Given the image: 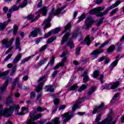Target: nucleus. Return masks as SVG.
Listing matches in <instances>:
<instances>
[{"label": "nucleus", "mask_w": 124, "mask_h": 124, "mask_svg": "<svg viewBox=\"0 0 124 124\" xmlns=\"http://www.w3.org/2000/svg\"><path fill=\"white\" fill-rule=\"evenodd\" d=\"M67 6V5H65L62 7L57 9L56 11H55L54 8L52 9L51 11L49 14V16L48 17L47 19L44 21L42 25V26H44L45 25L44 31H46V29L50 27V22H51L52 17H53V16H56V15H58V14H60V13H61V12H62V10H63Z\"/></svg>", "instance_id": "obj_3"}, {"label": "nucleus", "mask_w": 124, "mask_h": 124, "mask_svg": "<svg viewBox=\"0 0 124 124\" xmlns=\"http://www.w3.org/2000/svg\"><path fill=\"white\" fill-rule=\"evenodd\" d=\"M67 45L70 47V48H74V45H73V41L72 40H70L67 43Z\"/></svg>", "instance_id": "obj_40"}, {"label": "nucleus", "mask_w": 124, "mask_h": 124, "mask_svg": "<svg viewBox=\"0 0 124 124\" xmlns=\"http://www.w3.org/2000/svg\"><path fill=\"white\" fill-rule=\"evenodd\" d=\"M18 10H19V7L17 6L16 5H14L12 7V8L9 10V12H10V13L7 14L8 21L4 22L3 23H0V31H3V30H4V29H5L6 27V26L8 25V22H10L11 12H13V11H18Z\"/></svg>", "instance_id": "obj_6"}, {"label": "nucleus", "mask_w": 124, "mask_h": 124, "mask_svg": "<svg viewBox=\"0 0 124 124\" xmlns=\"http://www.w3.org/2000/svg\"><path fill=\"white\" fill-rule=\"evenodd\" d=\"M82 77H84L83 78V83H86V82H88L89 81V76L88 75V73L87 71H85L82 74Z\"/></svg>", "instance_id": "obj_22"}, {"label": "nucleus", "mask_w": 124, "mask_h": 124, "mask_svg": "<svg viewBox=\"0 0 124 124\" xmlns=\"http://www.w3.org/2000/svg\"><path fill=\"white\" fill-rule=\"evenodd\" d=\"M9 80H11V79L9 78V77H7L6 78V80L5 81V82L3 84V87L0 88V91L2 93H4V92H5V90H6V88H7V86L8 85V81Z\"/></svg>", "instance_id": "obj_15"}, {"label": "nucleus", "mask_w": 124, "mask_h": 124, "mask_svg": "<svg viewBox=\"0 0 124 124\" xmlns=\"http://www.w3.org/2000/svg\"><path fill=\"white\" fill-rule=\"evenodd\" d=\"M66 60H67V58L66 57H64L62 61V62L61 63H59V64H58L57 65H56L55 66H54L53 68V69H54V70H55V69H58V68L60 67V66H63V65H64V64L65 63V61H66Z\"/></svg>", "instance_id": "obj_16"}, {"label": "nucleus", "mask_w": 124, "mask_h": 124, "mask_svg": "<svg viewBox=\"0 0 124 124\" xmlns=\"http://www.w3.org/2000/svg\"><path fill=\"white\" fill-rule=\"evenodd\" d=\"M14 39H15V38L13 37L10 41H8L9 40V38H6V39H4L2 40L1 43L3 47H4L6 49L9 48V49L5 52L6 55L9 54L10 52H11L12 49H13V47L11 46H12V44H13Z\"/></svg>", "instance_id": "obj_5"}, {"label": "nucleus", "mask_w": 124, "mask_h": 124, "mask_svg": "<svg viewBox=\"0 0 124 124\" xmlns=\"http://www.w3.org/2000/svg\"><path fill=\"white\" fill-rule=\"evenodd\" d=\"M48 61V58H45L42 60H41L39 63H37V65L36 66V67H39L40 66H41V65H43V64H44V63H45V62H47Z\"/></svg>", "instance_id": "obj_24"}, {"label": "nucleus", "mask_w": 124, "mask_h": 124, "mask_svg": "<svg viewBox=\"0 0 124 124\" xmlns=\"http://www.w3.org/2000/svg\"><path fill=\"white\" fill-rule=\"evenodd\" d=\"M56 38H57V37H51L47 40V42L48 44L52 43V42H54V41H55V40H56Z\"/></svg>", "instance_id": "obj_39"}, {"label": "nucleus", "mask_w": 124, "mask_h": 124, "mask_svg": "<svg viewBox=\"0 0 124 124\" xmlns=\"http://www.w3.org/2000/svg\"><path fill=\"white\" fill-rule=\"evenodd\" d=\"M4 109H3V108H2V106L0 104V118L1 116H3L4 117Z\"/></svg>", "instance_id": "obj_34"}, {"label": "nucleus", "mask_w": 124, "mask_h": 124, "mask_svg": "<svg viewBox=\"0 0 124 124\" xmlns=\"http://www.w3.org/2000/svg\"><path fill=\"white\" fill-rule=\"evenodd\" d=\"M95 91V87H93L91 88V89L89 90L88 94L91 95L92 93H94Z\"/></svg>", "instance_id": "obj_46"}, {"label": "nucleus", "mask_w": 124, "mask_h": 124, "mask_svg": "<svg viewBox=\"0 0 124 124\" xmlns=\"http://www.w3.org/2000/svg\"><path fill=\"white\" fill-rule=\"evenodd\" d=\"M104 19V17H102V18H100V19L97 23V24L98 25V26H100V25H101V24H102V22H103Z\"/></svg>", "instance_id": "obj_53"}, {"label": "nucleus", "mask_w": 124, "mask_h": 124, "mask_svg": "<svg viewBox=\"0 0 124 124\" xmlns=\"http://www.w3.org/2000/svg\"><path fill=\"white\" fill-rule=\"evenodd\" d=\"M53 102L55 104V105H58L59 103H60V99L58 98H56L53 100Z\"/></svg>", "instance_id": "obj_57"}, {"label": "nucleus", "mask_w": 124, "mask_h": 124, "mask_svg": "<svg viewBox=\"0 0 124 124\" xmlns=\"http://www.w3.org/2000/svg\"><path fill=\"white\" fill-rule=\"evenodd\" d=\"M12 103H13V99L10 96L8 97L5 102L6 106H8L9 104H12Z\"/></svg>", "instance_id": "obj_29"}, {"label": "nucleus", "mask_w": 124, "mask_h": 124, "mask_svg": "<svg viewBox=\"0 0 124 124\" xmlns=\"http://www.w3.org/2000/svg\"><path fill=\"white\" fill-rule=\"evenodd\" d=\"M46 108H41L40 107H38L37 108V110L33 112H31L29 114V117L28 118L27 122L26 124H37L36 122H34L33 121H37L39 119H40L41 117H42V114L41 113H39L36 115H34V114L36 113V112H44L46 111Z\"/></svg>", "instance_id": "obj_2"}, {"label": "nucleus", "mask_w": 124, "mask_h": 124, "mask_svg": "<svg viewBox=\"0 0 124 124\" xmlns=\"http://www.w3.org/2000/svg\"><path fill=\"white\" fill-rule=\"evenodd\" d=\"M93 23V19L92 16H89L85 21V25L83 27L84 30H88Z\"/></svg>", "instance_id": "obj_10"}, {"label": "nucleus", "mask_w": 124, "mask_h": 124, "mask_svg": "<svg viewBox=\"0 0 124 124\" xmlns=\"http://www.w3.org/2000/svg\"><path fill=\"white\" fill-rule=\"evenodd\" d=\"M91 39L90 38V36L88 35L84 39V45H87V46H90L91 45Z\"/></svg>", "instance_id": "obj_23"}, {"label": "nucleus", "mask_w": 124, "mask_h": 124, "mask_svg": "<svg viewBox=\"0 0 124 124\" xmlns=\"http://www.w3.org/2000/svg\"><path fill=\"white\" fill-rule=\"evenodd\" d=\"M86 89H87L86 85L85 84H82L78 91L79 93H81L82 91H84Z\"/></svg>", "instance_id": "obj_37"}, {"label": "nucleus", "mask_w": 124, "mask_h": 124, "mask_svg": "<svg viewBox=\"0 0 124 124\" xmlns=\"http://www.w3.org/2000/svg\"><path fill=\"white\" fill-rule=\"evenodd\" d=\"M115 50V46H111L108 49V52H113Z\"/></svg>", "instance_id": "obj_47"}, {"label": "nucleus", "mask_w": 124, "mask_h": 124, "mask_svg": "<svg viewBox=\"0 0 124 124\" xmlns=\"http://www.w3.org/2000/svg\"><path fill=\"white\" fill-rule=\"evenodd\" d=\"M104 106V104L102 103L100 105H99L98 107H97V109L99 111H100V109H102Z\"/></svg>", "instance_id": "obj_61"}, {"label": "nucleus", "mask_w": 124, "mask_h": 124, "mask_svg": "<svg viewBox=\"0 0 124 124\" xmlns=\"http://www.w3.org/2000/svg\"><path fill=\"white\" fill-rule=\"evenodd\" d=\"M81 102L80 101L76 102L72 108L73 112H75L77 109H79V104H81Z\"/></svg>", "instance_id": "obj_19"}, {"label": "nucleus", "mask_w": 124, "mask_h": 124, "mask_svg": "<svg viewBox=\"0 0 124 124\" xmlns=\"http://www.w3.org/2000/svg\"><path fill=\"white\" fill-rule=\"evenodd\" d=\"M27 4H28V0H24L23 2L17 7H20V8H24V7H25L27 6Z\"/></svg>", "instance_id": "obj_32"}, {"label": "nucleus", "mask_w": 124, "mask_h": 124, "mask_svg": "<svg viewBox=\"0 0 124 124\" xmlns=\"http://www.w3.org/2000/svg\"><path fill=\"white\" fill-rule=\"evenodd\" d=\"M114 112L113 110H110L109 113L107 117L101 122H98L97 124H115L117 123L116 120L113 121V118H112V115H113Z\"/></svg>", "instance_id": "obj_7"}, {"label": "nucleus", "mask_w": 124, "mask_h": 124, "mask_svg": "<svg viewBox=\"0 0 124 124\" xmlns=\"http://www.w3.org/2000/svg\"><path fill=\"white\" fill-rule=\"evenodd\" d=\"M16 49H18L19 52H21L22 49L20 47V38L19 37H16Z\"/></svg>", "instance_id": "obj_18"}, {"label": "nucleus", "mask_w": 124, "mask_h": 124, "mask_svg": "<svg viewBox=\"0 0 124 124\" xmlns=\"http://www.w3.org/2000/svg\"><path fill=\"white\" fill-rule=\"evenodd\" d=\"M81 51V48L78 47L76 50V55L77 56L79 55V54L80 53V52Z\"/></svg>", "instance_id": "obj_56"}, {"label": "nucleus", "mask_w": 124, "mask_h": 124, "mask_svg": "<svg viewBox=\"0 0 124 124\" xmlns=\"http://www.w3.org/2000/svg\"><path fill=\"white\" fill-rule=\"evenodd\" d=\"M22 57H23V53L18 54L13 60V63H18L20 60L22 59Z\"/></svg>", "instance_id": "obj_17"}, {"label": "nucleus", "mask_w": 124, "mask_h": 124, "mask_svg": "<svg viewBox=\"0 0 124 124\" xmlns=\"http://www.w3.org/2000/svg\"><path fill=\"white\" fill-rule=\"evenodd\" d=\"M44 83H45V82L44 81H42V82L40 83V84L36 89V92L37 93H39V92H41V91H42V88L43 87Z\"/></svg>", "instance_id": "obj_25"}, {"label": "nucleus", "mask_w": 124, "mask_h": 124, "mask_svg": "<svg viewBox=\"0 0 124 124\" xmlns=\"http://www.w3.org/2000/svg\"><path fill=\"white\" fill-rule=\"evenodd\" d=\"M119 85H120V83L118 81H116L113 84H107L102 86L101 90H114L116 88H118Z\"/></svg>", "instance_id": "obj_9"}, {"label": "nucleus", "mask_w": 124, "mask_h": 124, "mask_svg": "<svg viewBox=\"0 0 124 124\" xmlns=\"http://www.w3.org/2000/svg\"><path fill=\"white\" fill-rule=\"evenodd\" d=\"M100 119H101V114H99L96 117L95 122H99V121H100Z\"/></svg>", "instance_id": "obj_60"}, {"label": "nucleus", "mask_w": 124, "mask_h": 124, "mask_svg": "<svg viewBox=\"0 0 124 124\" xmlns=\"http://www.w3.org/2000/svg\"><path fill=\"white\" fill-rule=\"evenodd\" d=\"M60 117H56L53 119L52 121V123L51 122H47L46 124H60Z\"/></svg>", "instance_id": "obj_20"}, {"label": "nucleus", "mask_w": 124, "mask_h": 124, "mask_svg": "<svg viewBox=\"0 0 124 124\" xmlns=\"http://www.w3.org/2000/svg\"><path fill=\"white\" fill-rule=\"evenodd\" d=\"M78 88V85L77 84H74L72 87L70 88V91H75L76 89Z\"/></svg>", "instance_id": "obj_43"}, {"label": "nucleus", "mask_w": 124, "mask_h": 124, "mask_svg": "<svg viewBox=\"0 0 124 124\" xmlns=\"http://www.w3.org/2000/svg\"><path fill=\"white\" fill-rule=\"evenodd\" d=\"M46 88H47L46 92H53L54 91V88H53V86L52 85H46Z\"/></svg>", "instance_id": "obj_33"}, {"label": "nucleus", "mask_w": 124, "mask_h": 124, "mask_svg": "<svg viewBox=\"0 0 124 124\" xmlns=\"http://www.w3.org/2000/svg\"><path fill=\"white\" fill-rule=\"evenodd\" d=\"M118 47H117V50L118 51H121L122 50V43H118L117 44Z\"/></svg>", "instance_id": "obj_55"}, {"label": "nucleus", "mask_w": 124, "mask_h": 124, "mask_svg": "<svg viewBox=\"0 0 124 124\" xmlns=\"http://www.w3.org/2000/svg\"><path fill=\"white\" fill-rule=\"evenodd\" d=\"M110 42V41H107L106 42H105L100 46H99V49H101V48H103L104 46H106L108 43Z\"/></svg>", "instance_id": "obj_49"}, {"label": "nucleus", "mask_w": 124, "mask_h": 124, "mask_svg": "<svg viewBox=\"0 0 124 124\" xmlns=\"http://www.w3.org/2000/svg\"><path fill=\"white\" fill-rule=\"evenodd\" d=\"M104 78V76L103 75H101L100 76V80L101 83V84H103L104 83V81H103V78Z\"/></svg>", "instance_id": "obj_62"}, {"label": "nucleus", "mask_w": 124, "mask_h": 124, "mask_svg": "<svg viewBox=\"0 0 124 124\" xmlns=\"http://www.w3.org/2000/svg\"><path fill=\"white\" fill-rule=\"evenodd\" d=\"M41 96H42V94L39 93L37 96V103H41Z\"/></svg>", "instance_id": "obj_38"}, {"label": "nucleus", "mask_w": 124, "mask_h": 124, "mask_svg": "<svg viewBox=\"0 0 124 124\" xmlns=\"http://www.w3.org/2000/svg\"><path fill=\"white\" fill-rule=\"evenodd\" d=\"M40 17V15H38L36 16H35V18L33 19V16L31 15L28 16V18L29 20H31V22H34V21H37L38 19Z\"/></svg>", "instance_id": "obj_30"}, {"label": "nucleus", "mask_w": 124, "mask_h": 124, "mask_svg": "<svg viewBox=\"0 0 124 124\" xmlns=\"http://www.w3.org/2000/svg\"><path fill=\"white\" fill-rule=\"evenodd\" d=\"M47 45H44L43 46H42L41 48V49H40V52H43V51H44V50H45L46 49V48H47Z\"/></svg>", "instance_id": "obj_59"}, {"label": "nucleus", "mask_w": 124, "mask_h": 124, "mask_svg": "<svg viewBox=\"0 0 124 124\" xmlns=\"http://www.w3.org/2000/svg\"><path fill=\"white\" fill-rule=\"evenodd\" d=\"M35 96V93L34 92L31 93L30 94L31 98H34Z\"/></svg>", "instance_id": "obj_63"}, {"label": "nucleus", "mask_w": 124, "mask_h": 124, "mask_svg": "<svg viewBox=\"0 0 124 124\" xmlns=\"http://www.w3.org/2000/svg\"><path fill=\"white\" fill-rule=\"evenodd\" d=\"M119 95H120V93H115L112 98L113 100H116V99L118 98Z\"/></svg>", "instance_id": "obj_58"}, {"label": "nucleus", "mask_w": 124, "mask_h": 124, "mask_svg": "<svg viewBox=\"0 0 124 124\" xmlns=\"http://www.w3.org/2000/svg\"><path fill=\"white\" fill-rule=\"evenodd\" d=\"M99 74V72L97 70L93 72V77H94V78H96V77H98Z\"/></svg>", "instance_id": "obj_45"}, {"label": "nucleus", "mask_w": 124, "mask_h": 124, "mask_svg": "<svg viewBox=\"0 0 124 124\" xmlns=\"http://www.w3.org/2000/svg\"><path fill=\"white\" fill-rule=\"evenodd\" d=\"M105 57H100L99 59H98V62H103L104 60H105Z\"/></svg>", "instance_id": "obj_64"}, {"label": "nucleus", "mask_w": 124, "mask_h": 124, "mask_svg": "<svg viewBox=\"0 0 124 124\" xmlns=\"http://www.w3.org/2000/svg\"><path fill=\"white\" fill-rule=\"evenodd\" d=\"M72 38L74 39L77 38L78 34H79V31L77 30L72 33Z\"/></svg>", "instance_id": "obj_35"}, {"label": "nucleus", "mask_w": 124, "mask_h": 124, "mask_svg": "<svg viewBox=\"0 0 124 124\" xmlns=\"http://www.w3.org/2000/svg\"><path fill=\"white\" fill-rule=\"evenodd\" d=\"M17 31H18V26L16 25H14L13 34H16V33H17Z\"/></svg>", "instance_id": "obj_50"}, {"label": "nucleus", "mask_w": 124, "mask_h": 124, "mask_svg": "<svg viewBox=\"0 0 124 124\" xmlns=\"http://www.w3.org/2000/svg\"><path fill=\"white\" fill-rule=\"evenodd\" d=\"M104 52L102 49H97L94 50L93 51L91 54L92 55V60H94V59H96L98 56V54H101V53H103Z\"/></svg>", "instance_id": "obj_12"}, {"label": "nucleus", "mask_w": 124, "mask_h": 124, "mask_svg": "<svg viewBox=\"0 0 124 124\" xmlns=\"http://www.w3.org/2000/svg\"><path fill=\"white\" fill-rule=\"evenodd\" d=\"M33 57H34V55H31V56H29L28 57L25 58L21 61L20 64H24V63H26V62H29V61H30V59H31V58H33Z\"/></svg>", "instance_id": "obj_26"}, {"label": "nucleus", "mask_w": 124, "mask_h": 124, "mask_svg": "<svg viewBox=\"0 0 124 124\" xmlns=\"http://www.w3.org/2000/svg\"><path fill=\"white\" fill-rule=\"evenodd\" d=\"M16 70H17V65H15V66L13 68L12 71L10 73V75H14L15 72H16Z\"/></svg>", "instance_id": "obj_41"}, {"label": "nucleus", "mask_w": 124, "mask_h": 124, "mask_svg": "<svg viewBox=\"0 0 124 124\" xmlns=\"http://www.w3.org/2000/svg\"><path fill=\"white\" fill-rule=\"evenodd\" d=\"M69 114V113L67 112L62 115V117L63 119L62 124H65L66 122L70 121V119H71V115H70Z\"/></svg>", "instance_id": "obj_14"}, {"label": "nucleus", "mask_w": 124, "mask_h": 124, "mask_svg": "<svg viewBox=\"0 0 124 124\" xmlns=\"http://www.w3.org/2000/svg\"><path fill=\"white\" fill-rule=\"evenodd\" d=\"M19 77H17L15 79V80L14 81V82L13 83V84H12V91L14 90V89H15V87H16V84L17 83V81H18L19 80Z\"/></svg>", "instance_id": "obj_31"}, {"label": "nucleus", "mask_w": 124, "mask_h": 124, "mask_svg": "<svg viewBox=\"0 0 124 124\" xmlns=\"http://www.w3.org/2000/svg\"><path fill=\"white\" fill-rule=\"evenodd\" d=\"M54 63H55V57L52 56V58H51V59L50 60V62L49 63L50 66H53V65L54 64Z\"/></svg>", "instance_id": "obj_51"}, {"label": "nucleus", "mask_w": 124, "mask_h": 124, "mask_svg": "<svg viewBox=\"0 0 124 124\" xmlns=\"http://www.w3.org/2000/svg\"><path fill=\"white\" fill-rule=\"evenodd\" d=\"M71 28V23L69 22L68 24L65 26L64 29L65 30L62 32V34L65 33L66 32V31H70V28Z\"/></svg>", "instance_id": "obj_28"}, {"label": "nucleus", "mask_w": 124, "mask_h": 124, "mask_svg": "<svg viewBox=\"0 0 124 124\" xmlns=\"http://www.w3.org/2000/svg\"><path fill=\"white\" fill-rule=\"evenodd\" d=\"M114 112L113 110H110L109 113L107 117L101 122H98L97 124H115L117 123L116 120L113 121V118H112V115H113Z\"/></svg>", "instance_id": "obj_8"}, {"label": "nucleus", "mask_w": 124, "mask_h": 124, "mask_svg": "<svg viewBox=\"0 0 124 124\" xmlns=\"http://www.w3.org/2000/svg\"><path fill=\"white\" fill-rule=\"evenodd\" d=\"M20 109V106L19 105H15L10 106L9 108H4V117L8 118L11 116L12 113L16 112V115H18V111Z\"/></svg>", "instance_id": "obj_4"}, {"label": "nucleus", "mask_w": 124, "mask_h": 124, "mask_svg": "<svg viewBox=\"0 0 124 124\" xmlns=\"http://www.w3.org/2000/svg\"><path fill=\"white\" fill-rule=\"evenodd\" d=\"M12 57V54H9L4 60V62H7V61H8V60H9L10 59H11V57Z\"/></svg>", "instance_id": "obj_48"}, {"label": "nucleus", "mask_w": 124, "mask_h": 124, "mask_svg": "<svg viewBox=\"0 0 124 124\" xmlns=\"http://www.w3.org/2000/svg\"><path fill=\"white\" fill-rule=\"evenodd\" d=\"M86 17V15L85 14H82L79 17L78 20L77 21V23H80V22L83 21V19Z\"/></svg>", "instance_id": "obj_42"}, {"label": "nucleus", "mask_w": 124, "mask_h": 124, "mask_svg": "<svg viewBox=\"0 0 124 124\" xmlns=\"http://www.w3.org/2000/svg\"><path fill=\"white\" fill-rule=\"evenodd\" d=\"M41 11H42V15H43L44 16H45V15L47 14V7H43L41 9Z\"/></svg>", "instance_id": "obj_36"}, {"label": "nucleus", "mask_w": 124, "mask_h": 124, "mask_svg": "<svg viewBox=\"0 0 124 124\" xmlns=\"http://www.w3.org/2000/svg\"><path fill=\"white\" fill-rule=\"evenodd\" d=\"M8 74V71L4 72L3 73H1L0 72V76H3V77L6 76Z\"/></svg>", "instance_id": "obj_54"}, {"label": "nucleus", "mask_w": 124, "mask_h": 124, "mask_svg": "<svg viewBox=\"0 0 124 124\" xmlns=\"http://www.w3.org/2000/svg\"><path fill=\"white\" fill-rule=\"evenodd\" d=\"M38 34H39V35H42V32L40 28H37L31 32L30 35H29V37H36Z\"/></svg>", "instance_id": "obj_11"}, {"label": "nucleus", "mask_w": 124, "mask_h": 124, "mask_svg": "<svg viewBox=\"0 0 124 124\" xmlns=\"http://www.w3.org/2000/svg\"><path fill=\"white\" fill-rule=\"evenodd\" d=\"M120 3H121V1H117L115 3L110 6L104 11L103 10H104V7H99L93 9L89 11V14H94L97 17H103V16H105V15H107L110 10L115 8V7H117V6H118ZM101 11L103 12H100Z\"/></svg>", "instance_id": "obj_1"}, {"label": "nucleus", "mask_w": 124, "mask_h": 124, "mask_svg": "<svg viewBox=\"0 0 124 124\" xmlns=\"http://www.w3.org/2000/svg\"><path fill=\"white\" fill-rule=\"evenodd\" d=\"M69 36V33L66 32L63 37L62 38V40L61 41V44L62 45L64 44V43L67 41V39H68V37Z\"/></svg>", "instance_id": "obj_21"}, {"label": "nucleus", "mask_w": 124, "mask_h": 124, "mask_svg": "<svg viewBox=\"0 0 124 124\" xmlns=\"http://www.w3.org/2000/svg\"><path fill=\"white\" fill-rule=\"evenodd\" d=\"M99 112V110L98 108H97V107H95L94 109H93V111L92 112V114L93 115H94L95 114H96V113H98Z\"/></svg>", "instance_id": "obj_52"}, {"label": "nucleus", "mask_w": 124, "mask_h": 124, "mask_svg": "<svg viewBox=\"0 0 124 124\" xmlns=\"http://www.w3.org/2000/svg\"><path fill=\"white\" fill-rule=\"evenodd\" d=\"M118 8L112 10L109 14L110 17L113 16V15H114L117 12V11H118Z\"/></svg>", "instance_id": "obj_44"}, {"label": "nucleus", "mask_w": 124, "mask_h": 124, "mask_svg": "<svg viewBox=\"0 0 124 124\" xmlns=\"http://www.w3.org/2000/svg\"><path fill=\"white\" fill-rule=\"evenodd\" d=\"M61 29L62 28H56L54 30L49 31L47 34L45 36V38H48V37H50L52 33H58Z\"/></svg>", "instance_id": "obj_13"}, {"label": "nucleus", "mask_w": 124, "mask_h": 124, "mask_svg": "<svg viewBox=\"0 0 124 124\" xmlns=\"http://www.w3.org/2000/svg\"><path fill=\"white\" fill-rule=\"evenodd\" d=\"M118 62H119V60H117L116 61L112 62L109 67V69H110V70H113L114 67H115V66H116L117 64H118Z\"/></svg>", "instance_id": "obj_27"}]
</instances>
